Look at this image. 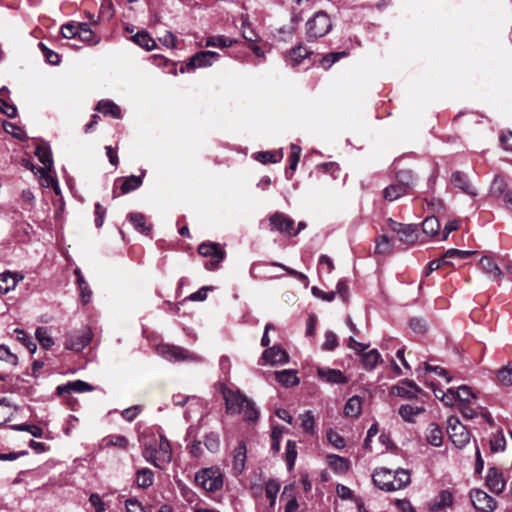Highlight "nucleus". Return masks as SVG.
I'll return each instance as SVG.
<instances>
[{"mask_svg":"<svg viewBox=\"0 0 512 512\" xmlns=\"http://www.w3.org/2000/svg\"><path fill=\"white\" fill-rule=\"evenodd\" d=\"M222 394L227 413L242 414L246 421H256L258 419L259 412L254 403L239 390L223 388Z\"/></svg>","mask_w":512,"mask_h":512,"instance_id":"nucleus-1","label":"nucleus"},{"mask_svg":"<svg viewBox=\"0 0 512 512\" xmlns=\"http://www.w3.org/2000/svg\"><path fill=\"white\" fill-rule=\"evenodd\" d=\"M372 480L379 489L387 492L400 490L411 481L408 470L397 469L392 471L383 467L374 470Z\"/></svg>","mask_w":512,"mask_h":512,"instance_id":"nucleus-2","label":"nucleus"},{"mask_svg":"<svg viewBox=\"0 0 512 512\" xmlns=\"http://www.w3.org/2000/svg\"><path fill=\"white\" fill-rule=\"evenodd\" d=\"M195 483L206 492H217L223 487L224 476L218 467L203 468L196 472Z\"/></svg>","mask_w":512,"mask_h":512,"instance_id":"nucleus-3","label":"nucleus"},{"mask_svg":"<svg viewBox=\"0 0 512 512\" xmlns=\"http://www.w3.org/2000/svg\"><path fill=\"white\" fill-rule=\"evenodd\" d=\"M332 29V22L329 16L323 12H317L306 23V37L308 41H314L325 36Z\"/></svg>","mask_w":512,"mask_h":512,"instance_id":"nucleus-4","label":"nucleus"},{"mask_svg":"<svg viewBox=\"0 0 512 512\" xmlns=\"http://www.w3.org/2000/svg\"><path fill=\"white\" fill-rule=\"evenodd\" d=\"M157 353L159 355H161L163 358L169 360V361H174V362H179V361H199L200 358L189 352L188 350L180 347V346H176V345H171V344H160L158 345L157 347Z\"/></svg>","mask_w":512,"mask_h":512,"instance_id":"nucleus-5","label":"nucleus"},{"mask_svg":"<svg viewBox=\"0 0 512 512\" xmlns=\"http://www.w3.org/2000/svg\"><path fill=\"white\" fill-rule=\"evenodd\" d=\"M447 433L452 443L458 448H463L470 440L469 431L455 416L448 418Z\"/></svg>","mask_w":512,"mask_h":512,"instance_id":"nucleus-6","label":"nucleus"},{"mask_svg":"<svg viewBox=\"0 0 512 512\" xmlns=\"http://www.w3.org/2000/svg\"><path fill=\"white\" fill-rule=\"evenodd\" d=\"M92 331L88 327L71 332L66 335L64 346L67 350L82 351L92 340Z\"/></svg>","mask_w":512,"mask_h":512,"instance_id":"nucleus-7","label":"nucleus"},{"mask_svg":"<svg viewBox=\"0 0 512 512\" xmlns=\"http://www.w3.org/2000/svg\"><path fill=\"white\" fill-rule=\"evenodd\" d=\"M198 252L204 257H211L212 260L205 264L206 269L215 270L219 267V263L225 257V251L222 250L217 243H202L198 247Z\"/></svg>","mask_w":512,"mask_h":512,"instance_id":"nucleus-8","label":"nucleus"},{"mask_svg":"<svg viewBox=\"0 0 512 512\" xmlns=\"http://www.w3.org/2000/svg\"><path fill=\"white\" fill-rule=\"evenodd\" d=\"M388 227L398 235L399 241L406 245H412L417 241V227L415 225L402 224L389 219Z\"/></svg>","mask_w":512,"mask_h":512,"instance_id":"nucleus-9","label":"nucleus"},{"mask_svg":"<svg viewBox=\"0 0 512 512\" xmlns=\"http://www.w3.org/2000/svg\"><path fill=\"white\" fill-rule=\"evenodd\" d=\"M489 192L495 198L503 197L506 208L512 212V187H508L502 176L494 177Z\"/></svg>","mask_w":512,"mask_h":512,"instance_id":"nucleus-10","label":"nucleus"},{"mask_svg":"<svg viewBox=\"0 0 512 512\" xmlns=\"http://www.w3.org/2000/svg\"><path fill=\"white\" fill-rule=\"evenodd\" d=\"M470 499L474 508L480 512H492L496 508V501L485 491L473 489L470 491Z\"/></svg>","mask_w":512,"mask_h":512,"instance_id":"nucleus-11","label":"nucleus"},{"mask_svg":"<svg viewBox=\"0 0 512 512\" xmlns=\"http://www.w3.org/2000/svg\"><path fill=\"white\" fill-rule=\"evenodd\" d=\"M219 56L217 52L200 51L189 59L187 67L191 69L209 67L218 60Z\"/></svg>","mask_w":512,"mask_h":512,"instance_id":"nucleus-12","label":"nucleus"},{"mask_svg":"<svg viewBox=\"0 0 512 512\" xmlns=\"http://www.w3.org/2000/svg\"><path fill=\"white\" fill-rule=\"evenodd\" d=\"M269 221L273 229L280 233L287 234L288 236H292L294 221L284 213H274L270 216Z\"/></svg>","mask_w":512,"mask_h":512,"instance_id":"nucleus-13","label":"nucleus"},{"mask_svg":"<svg viewBox=\"0 0 512 512\" xmlns=\"http://www.w3.org/2000/svg\"><path fill=\"white\" fill-rule=\"evenodd\" d=\"M261 360L273 366L283 365L289 361V356L287 352L280 348L279 346H273L271 348L266 349L263 352Z\"/></svg>","mask_w":512,"mask_h":512,"instance_id":"nucleus-14","label":"nucleus"},{"mask_svg":"<svg viewBox=\"0 0 512 512\" xmlns=\"http://www.w3.org/2000/svg\"><path fill=\"white\" fill-rule=\"evenodd\" d=\"M451 184L455 187L466 193L470 196H476L477 190L470 184L468 176L461 172L455 171L451 174L450 177Z\"/></svg>","mask_w":512,"mask_h":512,"instance_id":"nucleus-15","label":"nucleus"},{"mask_svg":"<svg viewBox=\"0 0 512 512\" xmlns=\"http://www.w3.org/2000/svg\"><path fill=\"white\" fill-rule=\"evenodd\" d=\"M318 377L331 384H346L347 377L338 369L320 367L317 369Z\"/></svg>","mask_w":512,"mask_h":512,"instance_id":"nucleus-16","label":"nucleus"},{"mask_svg":"<svg viewBox=\"0 0 512 512\" xmlns=\"http://www.w3.org/2000/svg\"><path fill=\"white\" fill-rule=\"evenodd\" d=\"M486 485L492 493L499 494L505 487L502 474L495 468L491 467L486 476Z\"/></svg>","mask_w":512,"mask_h":512,"instance_id":"nucleus-17","label":"nucleus"},{"mask_svg":"<svg viewBox=\"0 0 512 512\" xmlns=\"http://www.w3.org/2000/svg\"><path fill=\"white\" fill-rule=\"evenodd\" d=\"M56 390H57L58 395H64V394H70L72 392L82 393V392H86V391H92V390H94V387L85 381L75 380V381L68 382L65 385L58 386Z\"/></svg>","mask_w":512,"mask_h":512,"instance_id":"nucleus-18","label":"nucleus"},{"mask_svg":"<svg viewBox=\"0 0 512 512\" xmlns=\"http://www.w3.org/2000/svg\"><path fill=\"white\" fill-rule=\"evenodd\" d=\"M453 496L448 490H442L440 493L429 503V510L432 512H439L447 507L452 506Z\"/></svg>","mask_w":512,"mask_h":512,"instance_id":"nucleus-19","label":"nucleus"},{"mask_svg":"<svg viewBox=\"0 0 512 512\" xmlns=\"http://www.w3.org/2000/svg\"><path fill=\"white\" fill-rule=\"evenodd\" d=\"M23 279V276L6 271L0 275V293L7 294L11 290H13L17 283Z\"/></svg>","mask_w":512,"mask_h":512,"instance_id":"nucleus-20","label":"nucleus"},{"mask_svg":"<svg viewBox=\"0 0 512 512\" xmlns=\"http://www.w3.org/2000/svg\"><path fill=\"white\" fill-rule=\"evenodd\" d=\"M246 446L244 442H239L234 449L232 467L236 475L241 474L246 462Z\"/></svg>","mask_w":512,"mask_h":512,"instance_id":"nucleus-21","label":"nucleus"},{"mask_svg":"<svg viewBox=\"0 0 512 512\" xmlns=\"http://www.w3.org/2000/svg\"><path fill=\"white\" fill-rule=\"evenodd\" d=\"M479 266L491 279L503 276V272L499 266L489 256H483L479 261Z\"/></svg>","mask_w":512,"mask_h":512,"instance_id":"nucleus-22","label":"nucleus"},{"mask_svg":"<svg viewBox=\"0 0 512 512\" xmlns=\"http://www.w3.org/2000/svg\"><path fill=\"white\" fill-rule=\"evenodd\" d=\"M128 219L133 224L134 228L144 235H149L151 225L147 224L146 217L142 213L132 212L128 214Z\"/></svg>","mask_w":512,"mask_h":512,"instance_id":"nucleus-23","label":"nucleus"},{"mask_svg":"<svg viewBox=\"0 0 512 512\" xmlns=\"http://www.w3.org/2000/svg\"><path fill=\"white\" fill-rule=\"evenodd\" d=\"M96 110L104 115H110L115 119L121 118V109L118 105L110 100H101L96 106Z\"/></svg>","mask_w":512,"mask_h":512,"instance_id":"nucleus-24","label":"nucleus"},{"mask_svg":"<svg viewBox=\"0 0 512 512\" xmlns=\"http://www.w3.org/2000/svg\"><path fill=\"white\" fill-rule=\"evenodd\" d=\"M156 447L157 455L159 456L161 463H169L172 459V451L169 441L163 436H160L159 441H156Z\"/></svg>","mask_w":512,"mask_h":512,"instance_id":"nucleus-25","label":"nucleus"},{"mask_svg":"<svg viewBox=\"0 0 512 512\" xmlns=\"http://www.w3.org/2000/svg\"><path fill=\"white\" fill-rule=\"evenodd\" d=\"M276 380L286 387L295 386L299 383V378L295 370H282L275 372Z\"/></svg>","mask_w":512,"mask_h":512,"instance_id":"nucleus-26","label":"nucleus"},{"mask_svg":"<svg viewBox=\"0 0 512 512\" xmlns=\"http://www.w3.org/2000/svg\"><path fill=\"white\" fill-rule=\"evenodd\" d=\"M361 362L366 370H373L381 360V355L376 349L361 352Z\"/></svg>","mask_w":512,"mask_h":512,"instance_id":"nucleus-27","label":"nucleus"},{"mask_svg":"<svg viewBox=\"0 0 512 512\" xmlns=\"http://www.w3.org/2000/svg\"><path fill=\"white\" fill-rule=\"evenodd\" d=\"M154 473L148 468H141L136 472V483L139 488L146 489L153 484Z\"/></svg>","mask_w":512,"mask_h":512,"instance_id":"nucleus-28","label":"nucleus"},{"mask_svg":"<svg viewBox=\"0 0 512 512\" xmlns=\"http://www.w3.org/2000/svg\"><path fill=\"white\" fill-rule=\"evenodd\" d=\"M132 40L147 51H151L156 47L155 40L146 31L137 32L132 37Z\"/></svg>","mask_w":512,"mask_h":512,"instance_id":"nucleus-29","label":"nucleus"},{"mask_svg":"<svg viewBox=\"0 0 512 512\" xmlns=\"http://www.w3.org/2000/svg\"><path fill=\"white\" fill-rule=\"evenodd\" d=\"M329 466L337 473H345L349 470V461L338 455L327 456Z\"/></svg>","mask_w":512,"mask_h":512,"instance_id":"nucleus-30","label":"nucleus"},{"mask_svg":"<svg viewBox=\"0 0 512 512\" xmlns=\"http://www.w3.org/2000/svg\"><path fill=\"white\" fill-rule=\"evenodd\" d=\"M35 155L39 161L44 165L42 168H52L53 159L50 148L47 145H38L35 150Z\"/></svg>","mask_w":512,"mask_h":512,"instance_id":"nucleus-31","label":"nucleus"},{"mask_svg":"<svg viewBox=\"0 0 512 512\" xmlns=\"http://www.w3.org/2000/svg\"><path fill=\"white\" fill-rule=\"evenodd\" d=\"M425 409L423 407L412 406V405H401L399 408V415L404 421L413 422L414 418L419 414L423 413Z\"/></svg>","mask_w":512,"mask_h":512,"instance_id":"nucleus-32","label":"nucleus"},{"mask_svg":"<svg viewBox=\"0 0 512 512\" xmlns=\"http://www.w3.org/2000/svg\"><path fill=\"white\" fill-rule=\"evenodd\" d=\"M143 179L142 176L131 175L122 180L120 191L121 194H127L142 185Z\"/></svg>","mask_w":512,"mask_h":512,"instance_id":"nucleus-33","label":"nucleus"},{"mask_svg":"<svg viewBox=\"0 0 512 512\" xmlns=\"http://www.w3.org/2000/svg\"><path fill=\"white\" fill-rule=\"evenodd\" d=\"M143 457L156 467H162V463L157 455L156 441L154 443L145 444L143 449Z\"/></svg>","mask_w":512,"mask_h":512,"instance_id":"nucleus-34","label":"nucleus"},{"mask_svg":"<svg viewBox=\"0 0 512 512\" xmlns=\"http://www.w3.org/2000/svg\"><path fill=\"white\" fill-rule=\"evenodd\" d=\"M280 490V483L275 479H269L265 484V494L273 508L276 503L277 494Z\"/></svg>","mask_w":512,"mask_h":512,"instance_id":"nucleus-35","label":"nucleus"},{"mask_svg":"<svg viewBox=\"0 0 512 512\" xmlns=\"http://www.w3.org/2000/svg\"><path fill=\"white\" fill-rule=\"evenodd\" d=\"M407 190L404 186L396 184H391L384 189V198L387 201H395L401 196L405 195Z\"/></svg>","mask_w":512,"mask_h":512,"instance_id":"nucleus-36","label":"nucleus"},{"mask_svg":"<svg viewBox=\"0 0 512 512\" xmlns=\"http://www.w3.org/2000/svg\"><path fill=\"white\" fill-rule=\"evenodd\" d=\"M346 416L358 417L361 413V398L359 396H352L349 398L344 407Z\"/></svg>","mask_w":512,"mask_h":512,"instance_id":"nucleus-37","label":"nucleus"},{"mask_svg":"<svg viewBox=\"0 0 512 512\" xmlns=\"http://www.w3.org/2000/svg\"><path fill=\"white\" fill-rule=\"evenodd\" d=\"M442 437H443V434H442V430L434 423L430 424L428 429H427V435H426V438H427V441L435 446V447H439L442 445Z\"/></svg>","mask_w":512,"mask_h":512,"instance_id":"nucleus-38","label":"nucleus"},{"mask_svg":"<svg viewBox=\"0 0 512 512\" xmlns=\"http://www.w3.org/2000/svg\"><path fill=\"white\" fill-rule=\"evenodd\" d=\"M397 389V395L401 397L414 398L419 392V388L413 381H403L402 386Z\"/></svg>","mask_w":512,"mask_h":512,"instance_id":"nucleus-39","label":"nucleus"},{"mask_svg":"<svg viewBox=\"0 0 512 512\" xmlns=\"http://www.w3.org/2000/svg\"><path fill=\"white\" fill-rule=\"evenodd\" d=\"M475 401L471 402H460L458 403V410L461 412L463 417L467 419H473L477 417L478 410L481 409L479 405H475Z\"/></svg>","mask_w":512,"mask_h":512,"instance_id":"nucleus-40","label":"nucleus"},{"mask_svg":"<svg viewBox=\"0 0 512 512\" xmlns=\"http://www.w3.org/2000/svg\"><path fill=\"white\" fill-rule=\"evenodd\" d=\"M393 251V244L391 240L386 236L382 235L376 240L375 253L380 255H389Z\"/></svg>","mask_w":512,"mask_h":512,"instance_id":"nucleus-41","label":"nucleus"},{"mask_svg":"<svg viewBox=\"0 0 512 512\" xmlns=\"http://www.w3.org/2000/svg\"><path fill=\"white\" fill-rule=\"evenodd\" d=\"M311 52L307 47L299 45L293 48L289 54V61L292 66L298 65L303 59H305Z\"/></svg>","mask_w":512,"mask_h":512,"instance_id":"nucleus-42","label":"nucleus"},{"mask_svg":"<svg viewBox=\"0 0 512 512\" xmlns=\"http://www.w3.org/2000/svg\"><path fill=\"white\" fill-rule=\"evenodd\" d=\"M440 229L439 220L435 216L426 217L422 222V230L425 234L435 236Z\"/></svg>","mask_w":512,"mask_h":512,"instance_id":"nucleus-43","label":"nucleus"},{"mask_svg":"<svg viewBox=\"0 0 512 512\" xmlns=\"http://www.w3.org/2000/svg\"><path fill=\"white\" fill-rule=\"evenodd\" d=\"M35 334L38 342L44 349L48 350L54 345L53 338L49 335L46 327H38Z\"/></svg>","mask_w":512,"mask_h":512,"instance_id":"nucleus-44","label":"nucleus"},{"mask_svg":"<svg viewBox=\"0 0 512 512\" xmlns=\"http://www.w3.org/2000/svg\"><path fill=\"white\" fill-rule=\"evenodd\" d=\"M236 41L232 40L230 38H227L223 35L221 36H215V37H209L206 40V47H220V48H227L231 47Z\"/></svg>","mask_w":512,"mask_h":512,"instance_id":"nucleus-45","label":"nucleus"},{"mask_svg":"<svg viewBox=\"0 0 512 512\" xmlns=\"http://www.w3.org/2000/svg\"><path fill=\"white\" fill-rule=\"evenodd\" d=\"M14 334L16 335L17 340L21 342L27 348V350H29L31 353L36 351L37 346L35 342L24 330L16 328L14 330Z\"/></svg>","mask_w":512,"mask_h":512,"instance_id":"nucleus-46","label":"nucleus"},{"mask_svg":"<svg viewBox=\"0 0 512 512\" xmlns=\"http://www.w3.org/2000/svg\"><path fill=\"white\" fill-rule=\"evenodd\" d=\"M103 445L108 446H115L119 447L121 449H126L128 446V440L125 436L122 435H109L105 437L103 440Z\"/></svg>","mask_w":512,"mask_h":512,"instance_id":"nucleus-47","label":"nucleus"},{"mask_svg":"<svg viewBox=\"0 0 512 512\" xmlns=\"http://www.w3.org/2000/svg\"><path fill=\"white\" fill-rule=\"evenodd\" d=\"M396 178L398 184L404 186L407 191L414 184V177L411 170H400L397 172Z\"/></svg>","mask_w":512,"mask_h":512,"instance_id":"nucleus-48","label":"nucleus"},{"mask_svg":"<svg viewBox=\"0 0 512 512\" xmlns=\"http://www.w3.org/2000/svg\"><path fill=\"white\" fill-rule=\"evenodd\" d=\"M473 253L474 252H472V251L449 249L443 255V263H448V265H450L451 264L450 259H452V258L465 259V258H468Z\"/></svg>","mask_w":512,"mask_h":512,"instance_id":"nucleus-49","label":"nucleus"},{"mask_svg":"<svg viewBox=\"0 0 512 512\" xmlns=\"http://www.w3.org/2000/svg\"><path fill=\"white\" fill-rule=\"evenodd\" d=\"M38 47L41 50L43 56L45 57L46 61L51 65H58L60 63V56L58 53L54 52L53 50L49 49L44 43L39 42Z\"/></svg>","mask_w":512,"mask_h":512,"instance_id":"nucleus-50","label":"nucleus"},{"mask_svg":"<svg viewBox=\"0 0 512 512\" xmlns=\"http://www.w3.org/2000/svg\"><path fill=\"white\" fill-rule=\"evenodd\" d=\"M497 378L505 386L512 385V362H509L498 371Z\"/></svg>","mask_w":512,"mask_h":512,"instance_id":"nucleus-51","label":"nucleus"},{"mask_svg":"<svg viewBox=\"0 0 512 512\" xmlns=\"http://www.w3.org/2000/svg\"><path fill=\"white\" fill-rule=\"evenodd\" d=\"M456 397L458 403L460 402H471L476 400L475 394L471 391V389L468 386H460L456 391Z\"/></svg>","mask_w":512,"mask_h":512,"instance_id":"nucleus-52","label":"nucleus"},{"mask_svg":"<svg viewBox=\"0 0 512 512\" xmlns=\"http://www.w3.org/2000/svg\"><path fill=\"white\" fill-rule=\"evenodd\" d=\"M51 170L52 168H37L35 172L36 175H39L43 187L49 188L55 184L56 180L50 175Z\"/></svg>","mask_w":512,"mask_h":512,"instance_id":"nucleus-53","label":"nucleus"},{"mask_svg":"<svg viewBox=\"0 0 512 512\" xmlns=\"http://www.w3.org/2000/svg\"><path fill=\"white\" fill-rule=\"evenodd\" d=\"M296 457V443L295 441L288 440L286 444V462L289 470L293 468Z\"/></svg>","mask_w":512,"mask_h":512,"instance_id":"nucleus-54","label":"nucleus"},{"mask_svg":"<svg viewBox=\"0 0 512 512\" xmlns=\"http://www.w3.org/2000/svg\"><path fill=\"white\" fill-rule=\"evenodd\" d=\"M281 158V155L279 156L278 154L270 151L257 152L255 154V159L263 164L277 163Z\"/></svg>","mask_w":512,"mask_h":512,"instance_id":"nucleus-55","label":"nucleus"},{"mask_svg":"<svg viewBox=\"0 0 512 512\" xmlns=\"http://www.w3.org/2000/svg\"><path fill=\"white\" fill-rule=\"evenodd\" d=\"M12 429H14L16 431L29 432L31 435H33L36 438H41L43 435L42 428L39 426H36V425L18 424V425H13Z\"/></svg>","mask_w":512,"mask_h":512,"instance_id":"nucleus-56","label":"nucleus"},{"mask_svg":"<svg viewBox=\"0 0 512 512\" xmlns=\"http://www.w3.org/2000/svg\"><path fill=\"white\" fill-rule=\"evenodd\" d=\"M204 445L210 452H217L220 447V440L218 434L212 432L206 435Z\"/></svg>","mask_w":512,"mask_h":512,"instance_id":"nucleus-57","label":"nucleus"},{"mask_svg":"<svg viewBox=\"0 0 512 512\" xmlns=\"http://www.w3.org/2000/svg\"><path fill=\"white\" fill-rule=\"evenodd\" d=\"M301 427L307 433H314V416L311 411H306L301 416Z\"/></svg>","mask_w":512,"mask_h":512,"instance_id":"nucleus-58","label":"nucleus"},{"mask_svg":"<svg viewBox=\"0 0 512 512\" xmlns=\"http://www.w3.org/2000/svg\"><path fill=\"white\" fill-rule=\"evenodd\" d=\"M3 129L19 140H23L25 138L24 131L14 123L3 121Z\"/></svg>","mask_w":512,"mask_h":512,"instance_id":"nucleus-59","label":"nucleus"},{"mask_svg":"<svg viewBox=\"0 0 512 512\" xmlns=\"http://www.w3.org/2000/svg\"><path fill=\"white\" fill-rule=\"evenodd\" d=\"M0 360L12 365L16 366L18 363V358L15 354H13L8 347L4 345H0Z\"/></svg>","mask_w":512,"mask_h":512,"instance_id":"nucleus-60","label":"nucleus"},{"mask_svg":"<svg viewBox=\"0 0 512 512\" xmlns=\"http://www.w3.org/2000/svg\"><path fill=\"white\" fill-rule=\"evenodd\" d=\"M346 52H333L324 56L321 60V64L325 69L330 68L335 62H337L341 57L346 56Z\"/></svg>","mask_w":512,"mask_h":512,"instance_id":"nucleus-61","label":"nucleus"},{"mask_svg":"<svg viewBox=\"0 0 512 512\" xmlns=\"http://www.w3.org/2000/svg\"><path fill=\"white\" fill-rule=\"evenodd\" d=\"M338 346L337 336L332 331H326L325 341L322 344V349L326 351H332Z\"/></svg>","mask_w":512,"mask_h":512,"instance_id":"nucleus-62","label":"nucleus"},{"mask_svg":"<svg viewBox=\"0 0 512 512\" xmlns=\"http://www.w3.org/2000/svg\"><path fill=\"white\" fill-rule=\"evenodd\" d=\"M242 27H243L242 35H243L244 39H246L249 42H257L258 41V35L252 28H250V24H249L247 18H243Z\"/></svg>","mask_w":512,"mask_h":512,"instance_id":"nucleus-63","label":"nucleus"},{"mask_svg":"<svg viewBox=\"0 0 512 512\" xmlns=\"http://www.w3.org/2000/svg\"><path fill=\"white\" fill-rule=\"evenodd\" d=\"M300 153H301V148L295 144H292L291 145V153L289 156V161H290L289 169L291 170V174L297 168V165H298V162L300 159Z\"/></svg>","mask_w":512,"mask_h":512,"instance_id":"nucleus-64","label":"nucleus"}]
</instances>
